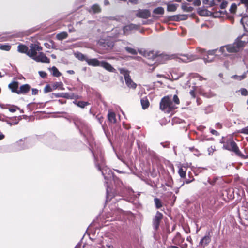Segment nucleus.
I'll use <instances>...</instances> for the list:
<instances>
[{
  "instance_id": "obj_49",
  "label": "nucleus",
  "mask_w": 248,
  "mask_h": 248,
  "mask_svg": "<svg viewBox=\"0 0 248 248\" xmlns=\"http://www.w3.org/2000/svg\"><path fill=\"white\" fill-rule=\"evenodd\" d=\"M194 180V179H192V180H186V184H189L190 183V182H192Z\"/></svg>"
},
{
  "instance_id": "obj_55",
  "label": "nucleus",
  "mask_w": 248,
  "mask_h": 248,
  "mask_svg": "<svg viewBox=\"0 0 248 248\" xmlns=\"http://www.w3.org/2000/svg\"><path fill=\"white\" fill-rule=\"evenodd\" d=\"M205 78H202V77H199V80H201V81H202V80H205Z\"/></svg>"
},
{
  "instance_id": "obj_17",
  "label": "nucleus",
  "mask_w": 248,
  "mask_h": 248,
  "mask_svg": "<svg viewBox=\"0 0 248 248\" xmlns=\"http://www.w3.org/2000/svg\"><path fill=\"white\" fill-rule=\"evenodd\" d=\"M211 239L209 236H205L200 242V245L203 247L207 245L210 242Z\"/></svg>"
},
{
  "instance_id": "obj_35",
  "label": "nucleus",
  "mask_w": 248,
  "mask_h": 248,
  "mask_svg": "<svg viewBox=\"0 0 248 248\" xmlns=\"http://www.w3.org/2000/svg\"><path fill=\"white\" fill-rule=\"evenodd\" d=\"M240 91L242 95L247 96L248 94V91L245 88H242Z\"/></svg>"
},
{
  "instance_id": "obj_60",
  "label": "nucleus",
  "mask_w": 248,
  "mask_h": 248,
  "mask_svg": "<svg viewBox=\"0 0 248 248\" xmlns=\"http://www.w3.org/2000/svg\"><path fill=\"white\" fill-rule=\"evenodd\" d=\"M155 57H156V56H154V55H153V57H152V59H154V58H155Z\"/></svg>"
},
{
  "instance_id": "obj_5",
  "label": "nucleus",
  "mask_w": 248,
  "mask_h": 248,
  "mask_svg": "<svg viewBox=\"0 0 248 248\" xmlns=\"http://www.w3.org/2000/svg\"><path fill=\"white\" fill-rule=\"evenodd\" d=\"M42 50V47L37 44H31L30 45V49L28 50V56L33 59L37 55V51Z\"/></svg>"
},
{
  "instance_id": "obj_9",
  "label": "nucleus",
  "mask_w": 248,
  "mask_h": 248,
  "mask_svg": "<svg viewBox=\"0 0 248 248\" xmlns=\"http://www.w3.org/2000/svg\"><path fill=\"white\" fill-rule=\"evenodd\" d=\"M197 58L198 57L196 56L181 55L179 59L184 62H188Z\"/></svg>"
},
{
  "instance_id": "obj_12",
  "label": "nucleus",
  "mask_w": 248,
  "mask_h": 248,
  "mask_svg": "<svg viewBox=\"0 0 248 248\" xmlns=\"http://www.w3.org/2000/svg\"><path fill=\"white\" fill-rule=\"evenodd\" d=\"M100 66L103 67L109 72H114L115 71L114 68L109 63L105 61H101Z\"/></svg>"
},
{
  "instance_id": "obj_36",
  "label": "nucleus",
  "mask_w": 248,
  "mask_h": 248,
  "mask_svg": "<svg viewBox=\"0 0 248 248\" xmlns=\"http://www.w3.org/2000/svg\"><path fill=\"white\" fill-rule=\"evenodd\" d=\"M240 132L241 133H244L246 134H248V126L244 127L240 130Z\"/></svg>"
},
{
  "instance_id": "obj_11",
  "label": "nucleus",
  "mask_w": 248,
  "mask_h": 248,
  "mask_svg": "<svg viewBox=\"0 0 248 248\" xmlns=\"http://www.w3.org/2000/svg\"><path fill=\"white\" fill-rule=\"evenodd\" d=\"M88 65L93 66H100L101 61H98L97 59H88L86 60Z\"/></svg>"
},
{
  "instance_id": "obj_22",
  "label": "nucleus",
  "mask_w": 248,
  "mask_h": 248,
  "mask_svg": "<svg viewBox=\"0 0 248 248\" xmlns=\"http://www.w3.org/2000/svg\"><path fill=\"white\" fill-rule=\"evenodd\" d=\"M68 34L66 32H62L58 34L56 36V38L59 40H62L67 37Z\"/></svg>"
},
{
  "instance_id": "obj_57",
  "label": "nucleus",
  "mask_w": 248,
  "mask_h": 248,
  "mask_svg": "<svg viewBox=\"0 0 248 248\" xmlns=\"http://www.w3.org/2000/svg\"><path fill=\"white\" fill-rule=\"evenodd\" d=\"M174 0L176 1V2H180L182 0Z\"/></svg>"
},
{
  "instance_id": "obj_61",
  "label": "nucleus",
  "mask_w": 248,
  "mask_h": 248,
  "mask_svg": "<svg viewBox=\"0 0 248 248\" xmlns=\"http://www.w3.org/2000/svg\"><path fill=\"white\" fill-rule=\"evenodd\" d=\"M59 83H57L56 84V87H57L58 86V84H59Z\"/></svg>"
},
{
  "instance_id": "obj_3",
  "label": "nucleus",
  "mask_w": 248,
  "mask_h": 248,
  "mask_svg": "<svg viewBox=\"0 0 248 248\" xmlns=\"http://www.w3.org/2000/svg\"><path fill=\"white\" fill-rule=\"evenodd\" d=\"M223 148L234 152L237 155L241 156L243 158L245 157V155H242L239 150L236 144L234 141H229L226 143V144L223 145Z\"/></svg>"
},
{
  "instance_id": "obj_54",
  "label": "nucleus",
  "mask_w": 248,
  "mask_h": 248,
  "mask_svg": "<svg viewBox=\"0 0 248 248\" xmlns=\"http://www.w3.org/2000/svg\"><path fill=\"white\" fill-rule=\"evenodd\" d=\"M51 57L53 59H56V55H54V54H51Z\"/></svg>"
},
{
  "instance_id": "obj_25",
  "label": "nucleus",
  "mask_w": 248,
  "mask_h": 248,
  "mask_svg": "<svg viewBox=\"0 0 248 248\" xmlns=\"http://www.w3.org/2000/svg\"><path fill=\"white\" fill-rule=\"evenodd\" d=\"M51 70L52 71V75L54 76L59 77L61 76V73L59 71L58 69L55 66H53Z\"/></svg>"
},
{
  "instance_id": "obj_32",
  "label": "nucleus",
  "mask_w": 248,
  "mask_h": 248,
  "mask_svg": "<svg viewBox=\"0 0 248 248\" xmlns=\"http://www.w3.org/2000/svg\"><path fill=\"white\" fill-rule=\"evenodd\" d=\"M89 104L88 102L85 101H79L78 102L77 105L81 108H84Z\"/></svg>"
},
{
  "instance_id": "obj_31",
  "label": "nucleus",
  "mask_w": 248,
  "mask_h": 248,
  "mask_svg": "<svg viewBox=\"0 0 248 248\" xmlns=\"http://www.w3.org/2000/svg\"><path fill=\"white\" fill-rule=\"evenodd\" d=\"M125 50L129 53L130 54H137V51L135 49L132 48H131V47H125Z\"/></svg>"
},
{
  "instance_id": "obj_37",
  "label": "nucleus",
  "mask_w": 248,
  "mask_h": 248,
  "mask_svg": "<svg viewBox=\"0 0 248 248\" xmlns=\"http://www.w3.org/2000/svg\"><path fill=\"white\" fill-rule=\"evenodd\" d=\"M52 91L51 88L49 86H46L44 88V92L46 93Z\"/></svg>"
},
{
  "instance_id": "obj_6",
  "label": "nucleus",
  "mask_w": 248,
  "mask_h": 248,
  "mask_svg": "<svg viewBox=\"0 0 248 248\" xmlns=\"http://www.w3.org/2000/svg\"><path fill=\"white\" fill-rule=\"evenodd\" d=\"M33 60L38 62L49 63L50 60L46 55L43 52H39L38 55H37Z\"/></svg>"
},
{
  "instance_id": "obj_21",
  "label": "nucleus",
  "mask_w": 248,
  "mask_h": 248,
  "mask_svg": "<svg viewBox=\"0 0 248 248\" xmlns=\"http://www.w3.org/2000/svg\"><path fill=\"white\" fill-rule=\"evenodd\" d=\"M246 77V73H244L242 75H233L231 77V78L236 80L241 81L244 79Z\"/></svg>"
},
{
  "instance_id": "obj_40",
  "label": "nucleus",
  "mask_w": 248,
  "mask_h": 248,
  "mask_svg": "<svg viewBox=\"0 0 248 248\" xmlns=\"http://www.w3.org/2000/svg\"><path fill=\"white\" fill-rule=\"evenodd\" d=\"M39 74L42 78H45L46 76V74L44 71H39Z\"/></svg>"
},
{
  "instance_id": "obj_64",
  "label": "nucleus",
  "mask_w": 248,
  "mask_h": 248,
  "mask_svg": "<svg viewBox=\"0 0 248 248\" xmlns=\"http://www.w3.org/2000/svg\"><path fill=\"white\" fill-rule=\"evenodd\" d=\"M247 104L248 105V100H247Z\"/></svg>"
},
{
  "instance_id": "obj_46",
  "label": "nucleus",
  "mask_w": 248,
  "mask_h": 248,
  "mask_svg": "<svg viewBox=\"0 0 248 248\" xmlns=\"http://www.w3.org/2000/svg\"><path fill=\"white\" fill-rule=\"evenodd\" d=\"M211 133H212V134H213V135H218V132H217L216 130H213V129H212V130H211Z\"/></svg>"
},
{
  "instance_id": "obj_52",
  "label": "nucleus",
  "mask_w": 248,
  "mask_h": 248,
  "mask_svg": "<svg viewBox=\"0 0 248 248\" xmlns=\"http://www.w3.org/2000/svg\"><path fill=\"white\" fill-rule=\"evenodd\" d=\"M104 4L105 5H108L109 4V2L108 0H105L104 1Z\"/></svg>"
},
{
  "instance_id": "obj_19",
  "label": "nucleus",
  "mask_w": 248,
  "mask_h": 248,
  "mask_svg": "<svg viewBox=\"0 0 248 248\" xmlns=\"http://www.w3.org/2000/svg\"><path fill=\"white\" fill-rule=\"evenodd\" d=\"M108 117L109 121L111 123H115L116 121L115 114L112 112H109L108 114Z\"/></svg>"
},
{
  "instance_id": "obj_38",
  "label": "nucleus",
  "mask_w": 248,
  "mask_h": 248,
  "mask_svg": "<svg viewBox=\"0 0 248 248\" xmlns=\"http://www.w3.org/2000/svg\"><path fill=\"white\" fill-rule=\"evenodd\" d=\"M227 5V1H223L221 4H220V8L222 9H225Z\"/></svg>"
},
{
  "instance_id": "obj_27",
  "label": "nucleus",
  "mask_w": 248,
  "mask_h": 248,
  "mask_svg": "<svg viewBox=\"0 0 248 248\" xmlns=\"http://www.w3.org/2000/svg\"><path fill=\"white\" fill-rule=\"evenodd\" d=\"M11 46L8 44L0 45V49L8 51L11 49Z\"/></svg>"
},
{
  "instance_id": "obj_26",
  "label": "nucleus",
  "mask_w": 248,
  "mask_h": 248,
  "mask_svg": "<svg viewBox=\"0 0 248 248\" xmlns=\"http://www.w3.org/2000/svg\"><path fill=\"white\" fill-rule=\"evenodd\" d=\"M153 13L155 14L162 15L164 13V10L163 8L161 7H158L154 10Z\"/></svg>"
},
{
  "instance_id": "obj_63",
  "label": "nucleus",
  "mask_w": 248,
  "mask_h": 248,
  "mask_svg": "<svg viewBox=\"0 0 248 248\" xmlns=\"http://www.w3.org/2000/svg\"><path fill=\"white\" fill-rule=\"evenodd\" d=\"M247 9L248 10V5L247 6Z\"/></svg>"
},
{
  "instance_id": "obj_29",
  "label": "nucleus",
  "mask_w": 248,
  "mask_h": 248,
  "mask_svg": "<svg viewBox=\"0 0 248 248\" xmlns=\"http://www.w3.org/2000/svg\"><path fill=\"white\" fill-rule=\"evenodd\" d=\"M154 201H155V207L157 208H158V209L160 208L162 206V202L159 199L156 198L154 199Z\"/></svg>"
},
{
  "instance_id": "obj_7",
  "label": "nucleus",
  "mask_w": 248,
  "mask_h": 248,
  "mask_svg": "<svg viewBox=\"0 0 248 248\" xmlns=\"http://www.w3.org/2000/svg\"><path fill=\"white\" fill-rule=\"evenodd\" d=\"M136 15L137 17L146 19L150 16L151 13L149 10H139Z\"/></svg>"
},
{
  "instance_id": "obj_13",
  "label": "nucleus",
  "mask_w": 248,
  "mask_h": 248,
  "mask_svg": "<svg viewBox=\"0 0 248 248\" xmlns=\"http://www.w3.org/2000/svg\"><path fill=\"white\" fill-rule=\"evenodd\" d=\"M30 90V86L28 84H24L20 86L18 92H17V94H24L27 93Z\"/></svg>"
},
{
  "instance_id": "obj_44",
  "label": "nucleus",
  "mask_w": 248,
  "mask_h": 248,
  "mask_svg": "<svg viewBox=\"0 0 248 248\" xmlns=\"http://www.w3.org/2000/svg\"><path fill=\"white\" fill-rule=\"evenodd\" d=\"M38 93V90L36 89H32V94L33 95H36Z\"/></svg>"
},
{
  "instance_id": "obj_16",
  "label": "nucleus",
  "mask_w": 248,
  "mask_h": 248,
  "mask_svg": "<svg viewBox=\"0 0 248 248\" xmlns=\"http://www.w3.org/2000/svg\"><path fill=\"white\" fill-rule=\"evenodd\" d=\"M9 88L11 90L12 92L17 93V92H18V82L14 81L8 85Z\"/></svg>"
},
{
  "instance_id": "obj_4",
  "label": "nucleus",
  "mask_w": 248,
  "mask_h": 248,
  "mask_svg": "<svg viewBox=\"0 0 248 248\" xmlns=\"http://www.w3.org/2000/svg\"><path fill=\"white\" fill-rule=\"evenodd\" d=\"M121 74H123L125 79L126 85L130 88L134 89L137 87V84L135 83L131 79L129 72L124 69H120Z\"/></svg>"
},
{
  "instance_id": "obj_62",
  "label": "nucleus",
  "mask_w": 248,
  "mask_h": 248,
  "mask_svg": "<svg viewBox=\"0 0 248 248\" xmlns=\"http://www.w3.org/2000/svg\"><path fill=\"white\" fill-rule=\"evenodd\" d=\"M172 248H178V247H175V246L172 247Z\"/></svg>"
},
{
  "instance_id": "obj_39",
  "label": "nucleus",
  "mask_w": 248,
  "mask_h": 248,
  "mask_svg": "<svg viewBox=\"0 0 248 248\" xmlns=\"http://www.w3.org/2000/svg\"><path fill=\"white\" fill-rule=\"evenodd\" d=\"M201 3V2L200 0H195L193 2V4L196 6H200Z\"/></svg>"
},
{
  "instance_id": "obj_41",
  "label": "nucleus",
  "mask_w": 248,
  "mask_h": 248,
  "mask_svg": "<svg viewBox=\"0 0 248 248\" xmlns=\"http://www.w3.org/2000/svg\"><path fill=\"white\" fill-rule=\"evenodd\" d=\"M16 108L19 109V108H18L16 107H15L14 108H9V110L11 112H14L16 111Z\"/></svg>"
},
{
  "instance_id": "obj_43",
  "label": "nucleus",
  "mask_w": 248,
  "mask_h": 248,
  "mask_svg": "<svg viewBox=\"0 0 248 248\" xmlns=\"http://www.w3.org/2000/svg\"><path fill=\"white\" fill-rule=\"evenodd\" d=\"M190 93V94L191 95V96L193 97V98H195V92L194 90H191L189 92Z\"/></svg>"
},
{
  "instance_id": "obj_51",
  "label": "nucleus",
  "mask_w": 248,
  "mask_h": 248,
  "mask_svg": "<svg viewBox=\"0 0 248 248\" xmlns=\"http://www.w3.org/2000/svg\"><path fill=\"white\" fill-rule=\"evenodd\" d=\"M4 138V135L3 134H0V140H2Z\"/></svg>"
},
{
  "instance_id": "obj_18",
  "label": "nucleus",
  "mask_w": 248,
  "mask_h": 248,
  "mask_svg": "<svg viewBox=\"0 0 248 248\" xmlns=\"http://www.w3.org/2000/svg\"><path fill=\"white\" fill-rule=\"evenodd\" d=\"M178 4H168L167 10L168 11L174 12L176 10Z\"/></svg>"
},
{
  "instance_id": "obj_30",
  "label": "nucleus",
  "mask_w": 248,
  "mask_h": 248,
  "mask_svg": "<svg viewBox=\"0 0 248 248\" xmlns=\"http://www.w3.org/2000/svg\"><path fill=\"white\" fill-rule=\"evenodd\" d=\"M182 9L186 12H191L193 8L191 7H188L186 4H182Z\"/></svg>"
},
{
  "instance_id": "obj_8",
  "label": "nucleus",
  "mask_w": 248,
  "mask_h": 248,
  "mask_svg": "<svg viewBox=\"0 0 248 248\" xmlns=\"http://www.w3.org/2000/svg\"><path fill=\"white\" fill-rule=\"evenodd\" d=\"M162 214L159 212H157V213H156L154 219L153 223L154 227L155 229L156 230L158 229L160 221L162 218Z\"/></svg>"
},
{
  "instance_id": "obj_50",
  "label": "nucleus",
  "mask_w": 248,
  "mask_h": 248,
  "mask_svg": "<svg viewBox=\"0 0 248 248\" xmlns=\"http://www.w3.org/2000/svg\"><path fill=\"white\" fill-rule=\"evenodd\" d=\"M67 72L68 73H69L70 74H74L75 73V72L73 70H68L67 71Z\"/></svg>"
},
{
  "instance_id": "obj_24",
  "label": "nucleus",
  "mask_w": 248,
  "mask_h": 248,
  "mask_svg": "<svg viewBox=\"0 0 248 248\" xmlns=\"http://www.w3.org/2000/svg\"><path fill=\"white\" fill-rule=\"evenodd\" d=\"M186 168L181 167L178 170L179 175L181 178H185L186 177Z\"/></svg>"
},
{
  "instance_id": "obj_48",
  "label": "nucleus",
  "mask_w": 248,
  "mask_h": 248,
  "mask_svg": "<svg viewBox=\"0 0 248 248\" xmlns=\"http://www.w3.org/2000/svg\"><path fill=\"white\" fill-rule=\"evenodd\" d=\"M129 1L133 4H137L138 0H129Z\"/></svg>"
},
{
  "instance_id": "obj_15",
  "label": "nucleus",
  "mask_w": 248,
  "mask_h": 248,
  "mask_svg": "<svg viewBox=\"0 0 248 248\" xmlns=\"http://www.w3.org/2000/svg\"><path fill=\"white\" fill-rule=\"evenodd\" d=\"M110 170L109 169H103L102 170V174L104 175L105 179H110L112 177V174Z\"/></svg>"
},
{
  "instance_id": "obj_34",
  "label": "nucleus",
  "mask_w": 248,
  "mask_h": 248,
  "mask_svg": "<svg viewBox=\"0 0 248 248\" xmlns=\"http://www.w3.org/2000/svg\"><path fill=\"white\" fill-rule=\"evenodd\" d=\"M95 248H113V247L111 245H106V246H104L102 245L101 244H99L98 246L95 247Z\"/></svg>"
},
{
  "instance_id": "obj_53",
  "label": "nucleus",
  "mask_w": 248,
  "mask_h": 248,
  "mask_svg": "<svg viewBox=\"0 0 248 248\" xmlns=\"http://www.w3.org/2000/svg\"><path fill=\"white\" fill-rule=\"evenodd\" d=\"M199 52H200L201 53H203L204 52V50L202 49H199Z\"/></svg>"
},
{
  "instance_id": "obj_23",
  "label": "nucleus",
  "mask_w": 248,
  "mask_h": 248,
  "mask_svg": "<svg viewBox=\"0 0 248 248\" xmlns=\"http://www.w3.org/2000/svg\"><path fill=\"white\" fill-rule=\"evenodd\" d=\"M141 104L143 109L147 108L149 105V102L147 98H142L141 99Z\"/></svg>"
},
{
  "instance_id": "obj_59",
  "label": "nucleus",
  "mask_w": 248,
  "mask_h": 248,
  "mask_svg": "<svg viewBox=\"0 0 248 248\" xmlns=\"http://www.w3.org/2000/svg\"><path fill=\"white\" fill-rule=\"evenodd\" d=\"M188 2H191L192 1H193V0H186Z\"/></svg>"
},
{
  "instance_id": "obj_56",
  "label": "nucleus",
  "mask_w": 248,
  "mask_h": 248,
  "mask_svg": "<svg viewBox=\"0 0 248 248\" xmlns=\"http://www.w3.org/2000/svg\"><path fill=\"white\" fill-rule=\"evenodd\" d=\"M215 181H216V179H215L214 182L213 183H212L211 181H210V179H209L208 182H209V183L210 184H211L213 185V184H214V183L215 182Z\"/></svg>"
},
{
  "instance_id": "obj_28",
  "label": "nucleus",
  "mask_w": 248,
  "mask_h": 248,
  "mask_svg": "<svg viewBox=\"0 0 248 248\" xmlns=\"http://www.w3.org/2000/svg\"><path fill=\"white\" fill-rule=\"evenodd\" d=\"M91 10L93 13H99L101 11V9L99 5L94 4L91 7Z\"/></svg>"
},
{
  "instance_id": "obj_2",
  "label": "nucleus",
  "mask_w": 248,
  "mask_h": 248,
  "mask_svg": "<svg viewBox=\"0 0 248 248\" xmlns=\"http://www.w3.org/2000/svg\"><path fill=\"white\" fill-rule=\"evenodd\" d=\"M179 103L180 101L177 95H174L173 96V101L169 96H165L162 99L160 103V108L164 112L170 113L176 108H177L176 105L179 104Z\"/></svg>"
},
{
  "instance_id": "obj_58",
  "label": "nucleus",
  "mask_w": 248,
  "mask_h": 248,
  "mask_svg": "<svg viewBox=\"0 0 248 248\" xmlns=\"http://www.w3.org/2000/svg\"><path fill=\"white\" fill-rule=\"evenodd\" d=\"M45 45L46 47H47V45H49L47 43H45Z\"/></svg>"
},
{
  "instance_id": "obj_47",
  "label": "nucleus",
  "mask_w": 248,
  "mask_h": 248,
  "mask_svg": "<svg viewBox=\"0 0 248 248\" xmlns=\"http://www.w3.org/2000/svg\"><path fill=\"white\" fill-rule=\"evenodd\" d=\"M68 31L69 32H73L75 31V29L73 27L69 28Z\"/></svg>"
},
{
  "instance_id": "obj_14",
  "label": "nucleus",
  "mask_w": 248,
  "mask_h": 248,
  "mask_svg": "<svg viewBox=\"0 0 248 248\" xmlns=\"http://www.w3.org/2000/svg\"><path fill=\"white\" fill-rule=\"evenodd\" d=\"M29 48L27 46L20 44L17 46V51L22 53H25L28 55Z\"/></svg>"
},
{
  "instance_id": "obj_33",
  "label": "nucleus",
  "mask_w": 248,
  "mask_h": 248,
  "mask_svg": "<svg viewBox=\"0 0 248 248\" xmlns=\"http://www.w3.org/2000/svg\"><path fill=\"white\" fill-rule=\"evenodd\" d=\"M237 9V5L235 4H232L231 6L230 11L231 13H234L235 12Z\"/></svg>"
},
{
  "instance_id": "obj_10",
  "label": "nucleus",
  "mask_w": 248,
  "mask_h": 248,
  "mask_svg": "<svg viewBox=\"0 0 248 248\" xmlns=\"http://www.w3.org/2000/svg\"><path fill=\"white\" fill-rule=\"evenodd\" d=\"M138 29V26L135 24H131L124 27L123 31L124 34H129L131 31Z\"/></svg>"
},
{
  "instance_id": "obj_1",
  "label": "nucleus",
  "mask_w": 248,
  "mask_h": 248,
  "mask_svg": "<svg viewBox=\"0 0 248 248\" xmlns=\"http://www.w3.org/2000/svg\"><path fill=\"white\" fill-rule=\"evenodd\" d=\"M248 42V35H244L238 40L232 44L228 45L221 46L219 50L214 49L209 51L207 53V57L204 58V62L205 63L211 62L213 59L210 58L209 55L216 56V53L218 52L224 56H227V52L233 53L239 51L240 49L244 46V44Z\"/></svg>"
},
{
  "instance_id": "obj_42",
  "label": "nucleus",
  "mask_w": 248,
  "mask_h": 248,
  "mask_svg": "<svg viewBox=\"0 0 248 248\" xmlns=\"http://www.w3.org/2000/svg\"><path fill=\"white\" fill-rule=\"evenodd\" d=\"M214 150H215L214 148H213L212 147L209 148L208 149L209 155H211L213 153Z\"/></svg>"
},
{
  "instance_id": "obj_20",
  "label": "nucleus",
  "mask_w": 248,
  "mask_h": 248,
  "mask_svg": "<svg viewBox=\"0 0 248 248\" xmlns=\"http://www.w3.org/2000/svg\"><path fill=\"white\" fill-rule=\"evenodd\" d=\"M75 56L80 61H86L88 59L86 56L80 52H77L74 54Z\"/></svg>"
},
{
  "instance_id": "obj_45",
  "label": "nucleus",
  "mask_w": 248,
  "mask_h": 248,
  "mask_svg": "<svg viewBox=\"0 0 248 248\" xmlns=\"http://www.w3.org/2000/svg\"><path fill=\"white\" fill-rule=\"evenodd\" d=\"M242 3L245 4L246 6H248V0H241Z\"/></svg>"
}]
</instances>
